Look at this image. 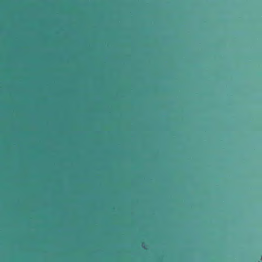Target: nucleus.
<instances>
[{
	"mask_svg": "<svg viewBox=\"0 0 262 262\" xmlns=\"http://www.w3.org/2000/svg\"><path fill=\"white\" fill-rule=\"evenodd\" d=\"M0 82H18V80H0Z\"/></svg>",
	"mask_w": 262,
	"mask_h": 262,
	"instance_id": "obj_1",
	"label": "nucleus"
}]
</instances>
